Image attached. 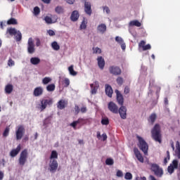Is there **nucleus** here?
<instances>
[{
  "label": "nucleus",
  "mask_w": 180,
  "mask_h": 180,
  "mask_svg": "<svg viewBox=\"0 0 180 180\" xmlns=\"http://www.w3.org/2000/svg\"><path fill=\"white\" fill-rule=\"evenodd\" d=\"M152 139L161 144L162 143V134H161V127L160 124H155L153 129L151 130Z\"/></svg>",
  "instance_id": "nucleus-1"
},
{
  "label": "nucleus",
  "mask_w": 180,
  "mask_h": 180,
  "mask_svg": "<svg viewBox=\"0 0 180 180\" xmlns=\"http://www.w3.org/2000/svg\"><path fill=\"white\" fill-rule=\"evenodd\" d=\"M137 139L139 141V148L143 151L145 155H147L148 154V144L141 136H137Z\"/></svg>",
  "instance_id": "nucleus-2"
},
{
  "label": "nucleus",
  "mask_w": 180,
  "mask_h": 180,
  "mask_svg": "<svg viewBox=\"0 0 180 180\" xmlns=\"http://www.w3.org/2000/svg\"><path fill=\"white\" fill-rule=\"evenodd\" d=\"M148 164L150 166L151 171L154 172L156 176H158V178H161V176L164 175V171L158 165L150 162H148Z\"/></svg>",
  "instance_id": "nucleus-3"
},
{
  "label": "nucleus",
  "mask_w": 180,
  "mask_h": 180,
  "mask_svg": "<svg viewBox=\"0 0 180 180\" xmlns=\"http://www.w3.org/2000/svg\"><path fill=\"white\" fill-rule=\"evenodd\" d=\"M27 157H29L27 149H24L20 154V158L18 159L19 165L23 167L27 162Z\"/></svg>",
  "instance_id": "nucleus-4"
},
{
  "label": "nucleus",
  "mask_w": 180,
  "mask_h": 180,
  "mask_svg": "<svg viewBox=\"0 0 180 180\" xmlns=\"http://www.w3.org/2000/svg\"><path fill=\"white\" fill-rule=\"evenodd\" d=\"M53 98H44L41 100V110H44L47 106H51V105H53Z\"/></svg>",
  "instance_id": "nucleus-5"
},
{
  "label": "nucleus",
  "mask_w": 180,
  "mask_h": 180,
  "mask_svg": "<svg viewBox=\"0 0 180 180\" xmlns=\"http://www.w3.org/2000/svg\"><path fill=\"white\" fill-rule=\"evenodd\" d=\"M25 127L19 125L15 131L16 140H22V137L25 135Z\"/></svg>",
  "instance_id": "nucleus-6"
},
{
  "label": "nucleus",
  "mask_w": 180,
  "mask_h": 180,
  "mask_svg": "<svg viewBox=\"0 0 180 180\" xmlns=\"http://www.w3.org/2000/svg\"><path fill=\"white\" fill-rule=\"evenodd\" d=\"M27 51L29 54H33L34 51H36V49H34V42L33 41L32 38H29L27 42Z\"/></svg>",
  "instance_id": "nucleus-7"
},
{
  "label": "nucleus",
  "mask_w": 180,
  "mask_h": 180,
  "mask_svg": "<svg viewBox=\"0 0 180 180\" xmlns=\"http://www.w3.org/2000/svg\"><path fill=\"white\" fill-rule=\"evenodd\" d=\"M108 108L109 111L112 112V113H119V107H117V105H116V103H113L112 101H110L108 103Z\"/></svg>",
  "instance_id": "nucleus-8"
},
{
  "label": "nucleus",
  "mask_w": 180,
  "mask_h": 180,
  "mask_svg": "<svg viewBox=\"0 0 180 180\" xmlns=\"http://www.w3.org/2000/svg\"><path fill=\"white\" fill-rule=\"evenodd\" d=\"M109 71L110 74H112V75H120L122 74V69L117 66H110Z\"/></svg>",
  "instance_id": "nucleus-9"
},
{
  "label": "nucleus",
  "mask_w": 180,
  "mask_h": 180,
  "mask_svg": "<svg viewBox=\"0 0 180 180\" xmlns=\"http://www.w3.org/2000/svg\"><path fill=\"white\" fill-rule=\"evenodd\" d=\"M127 108L124 105H122L119 110H118V113L120 114V116L122 119H126L127 117Z\"/></svg>",
  "instance_id": "nucleus-10"
},
{
  "label": "nucleus",
  "mask_w": 180,
  "mask_h": 180,
  "mask_svg": "<svg viewBox=\"0 0 180 180\" xmlns=\"http://www.w3.org/2000/svg\"><path fill=\"white\" fill-rule=\"evenodd\" d=\"M175 168H178V160H174L172 161V164L167 167V171L169 174H173Z\"/></svg>",
  "instance_id": "nucleus-11"
},
{
  "label": "nucleus",
  "mask_w": 180,
  "mask_h": 180,
  "mask_svg": "<svg viewBox=\"0 0 180 180\" xmlns=\"http://www.w3.org/2000/svg\"><path fill=\"white\" fill-rule=\"evenodd\" d=\"M57 19L58 17L56 15H51V18L47 15L44 18V20L48 25H51V23H56V22H57Z\"/></svg>",
  "instance_id": "nucleus-12"
},
{
  "label": "nucleus",
  "mask_w": 180,
  "mask_h": 180,
  "mask_svg": "<svg viewBox=\"0 0 180 180\" xmlns=\"http://www.w3.org/2000/svg\"><path fill=\"white\" fill-rule=\"evenodd\" d=\"M84 12L86 15H89V16L92 15V8L89 1H85L84 3Z\"/></svg>",
  "instance_id": "nucleus-13"
},
{
  "label": "nucleus",
  "mask_w": 180,
  "mask_h": 180,
  "mask_svg": "<svg viewBox=\"0 0 180 180\" xmlns=\"http://www.w3.org/2000/svg\"><path fill=\"white\" fill-rule=\"evenodd\" d=\"M67 105H68V101L61 99L58 102L57 108L58 109H60V110H63V109H65V108H67Z\"/></svg>",
  "instance_id": "nucleus-14"
},
{
  "label": "nucleus",
  "mask_w": 180,
  "mask_h": 180,
  "mask_svg": "<svg viewBox=\"0 0 180 180\" xmlns=\"http://www.w3.org/2000/svg\"><path fill=\"white\" fill-rule=\"evenodd\" d=\"M49 167L51 172H56V171H57V168H58V162H57V160H53L51 161Z\"/></svg>",
  "instance_id": "nucleus-15"
},
{
  "label": "nucleus",
  "mask_w": 180,
  "mask_h": 180,
  "mask_svg": "<svg viewBox=\"0 0 180 180\" xmlns=\"http://www.w3.org/2000/svg\"><path fill=\"white\" fill-rule=\"evenodd\" d=\"M115 92L117 94V103L120 104L121 106H123V103H124V98H123V95H122L119 90H116Z\"/></svg>",
  "instance_id": "nucleus-16"
},
{
  "label": "nucleus",
  "mask_w": 180,
  "mask_h": 180,
  "mask_svg": "<svg viewBox=\"0 0 180 180\" xmlns=\"http://www.w3.org/2000/svg\"><path fill=\"white\" fill-rule=\"evenodd\" d=\"M134 153L139 162H144V158H143V155H141V153H140V150H139V148H134Z\"/></svg>",
  "instance_id": "nucleus-17"
},
{
  "label": "nucleus",
  "mask_w": 180,
  "mask_h": 180,
  "mask_svg": "<svg viewBox=\"0 0 180 180\" xmlns=\"http://www.w3.org/2000/svg\"><path fill=\"white\" fill-rule=\"evenodd\" d=\"M43 92H44L43 87L37 86L34 89L33 95L34 96H41V95H43Z\"/></svg>",
  "instance_id": "nucleus-18"
},
{
  "label": "nucleus",
  "mask_w": 180,
  "mask_h": 180,
  "mask_svg": "<svg viewBox=\"0 0 180 180\" xmlns=\"http://www.w3.org/2000/svg\"><path fill=\"white\" fill-rule=\"evenodd\" d=\"M91 89V94L93 95H95L96 92H98V88H99V82L96 81L94 84H90Z\"/></svg>",
  "instance_id": "nucleus-19"
},
{
  "label": "nucleus",
  "mask_w": 180,
  "mask_h": 180,
  "mask_svg": "<svg viewBox=\"0 0 180 180\" xmlns=\"http://www.w3.org/2000/svg\"><path fill=\"white\" fill-rule=\"evenodd\" d=\"M21 148H22V147L20 146V144H19L15 149H13L10 152L11 157H12V158L16 157V155H18L19 154V153H20Z\"/></svg>",
  "instance_id": "nucleus-20"
},
{
  "label": "nucleus",
  "mask_w": 180,
  "mask_h": 180,
  "mask_svg": "<svg viewBox=\"0 0 180 180\" xmlns=\"http://www.w3.org/2000/svg\"><path fill=\"white\" fill-rule=\"evenodd\" d=\"M97 61H98V65L99 67V69L103 70V68H105V59H103V57L98 56L97 58Z\"/></svg>",
  "instance_id": "nucleus-21"
},
{
  "label": "nucleus",
  "mask_w": 180,
  "mask_h": 180,
  "mask_svg": "<svg viewBox=\"0 0 180 180\" xmlns=\"http://www.w3.org/2000/svg\"><path fill=\"white\" fill-rule=\"evenodd\" d=\"M79 18V13L78 12V11H72L70 16V19L72 22H77V20H78Z\"/></svg>",
  "instance_id": "nucleus-22"
},
{
  "label": "nucleus",
  "mask_w": 180,
  "mask_h": 180,
  "mask_svg": "<svg viewBox=\"0 0 180 180\" xmlns=\"http://www.w3.org/2000/svg\"><path fill=\"white\" fill-rule=\"evenodd\" d=\"M105 94L108 96L109 98H112V95H113V89L112 86L109 84H105Z\"/></svg>",
  "instance_id": "nucleus-23"
},
{
  "label": "nucleus",
  "mask_w": 180,
  "mask_h": 180,
  "mask_svg": "<svg viewBox=\"0 0 180 180\" xmlns=\"http://www.w3.org/2000/svg\"><path fill=\"white\" fill-rule=\"evenodd\" d=\"M97 31L101 34H103L106 32V25L102 23L97 27Z\"/></svg>",
  "instance_id": "nucleus-24"
},
{
  "label": "nucleus",
  "mask_w": 180,
  "mask_h": 180,
  "mask_svg": "<svg viewBox=\"0 0 180 180\" xmlns=\"http://www.w3.org/2000/svg\"><path fill=\"white\" fill-rule=\"evenodd\" d=\"M13 91V85L12 84H7L5 87V92L6 94H12V91Z\"/></svg>",
  "instance_id": "nucleus-25"
},
{
  "label": "nucleus",
  "mask_w": 180,
  "mask_h": 180,
  "mask_svg": "<svg viewBox=\"0 0 180 180\" xmlns=\"http://www.w3.org/2000/svg\"><path fill=\"white\" fill-rule=\"evenodd\" d=\"M30 63L33 65H37L38 64H40V58H39L37 57L31 58Z\"/></svg>",
  "instance_id": "nucleus-26"
},
{
  "label": "nucleus",
  "mask_w": 180,
  "mask_h": 180,
  "mask_svg": "<svg viewBox=\"0 0 180 180\" xmlns=\"http://www.w3.org/2000/svg\"><path fill=\"white\" fill-rule=\"evenodd\" d=\"M129 26H136V27H140L141 26V22H139L137 20H131L129 22Z\"/></svg>",
  "instance_id": "nucleus-27"
},
{
  "label": "nucleus",
  "mask_w": 180,
  "mask_h": 180,
  "mask_svg": "<svg viewBox=\"0 0 180 180\" xmlns=\"http://www.w3.org/2000/svg\"><path fill=\"white\" fill-rule=\"evenodd\" d=\"M46 91H48V92H53L56 91V84H49L46 86Z\"/></svg>",
  "instance_id": "nucleus-28"
},
{
  "label": "nucleus",
  "mask_w": 180,
  "mask_h": 180,
  "mask_svg": "<svg viewBox=\"0 0 180 180\" xmlns=\"http://www.w3.org/2000/svg\"><path fill=\"white\" fill-rule=\"evenodd\" d=\"M55 12H56L58 15L64 13V8L61 6H58L55 8Z\"/></svg>",
  "instance_id": "nucleus-29"
},
{
  "label": "nucleus",
  "mask_w": 180,
  "mask_h": 180,
  "mask_svg": "<svg viewBox=\"0 0 180 180\" xmlns=\"http://www.w3.org/2000/svg\"><path fill=\"white\" fill-rule=\"evenodd\" d=\"M16 29L15 28H8L7 33H8L11 36H16Z\"/></svg>",
  "instance_id": "nucleus-30"
},
{
  "label": "nucleus",
  "mask_w": 180,
  "mask_h": 180,
  "mask_svg": "<svg viewBox=\"0 0 180 180\" xmlns=\"http://www.w3.org/2000/svg\"><path fill=\"white\" fill-rule=\"evenodd\" d=\"M51 47L56 51H58V50H60V45H58V43H57V41L52 42Z\"/></svg>",
  "instance_id": "nucleus-31"
},
{
  "label": "nucleus",
  "mask_w": 180,
  "mask_h": 180,
  "mask_svg": "<svg viewBox=\"0 0 180 180\" xmlns=\"http://www.w3.org/2000/svg\"><path fill=\"white\" fill-rule=\"evenodd\" d=\"M68 71L70 74V75H73L74 77L75 75H77V72H75V70H74V65H70L69 68H68Z\"/></svg>",
  "instance_id": "nucleus-32"
},
{
  "label": "nucleus",
  "mask_w": 180,
  "mask_h": 180,
  "mask_svg": "<svg viewBox=\"0 0 180 180\" xmlns=\"http://www.w3.org/2000/svg\"><path fill=\"white\" fill-rule=\"evenodd\" d=\"M53 158H58V153H57V151L56 150H52L51 153V157L50 159L53 160Z\"/></svg>",
  "instance_id": "nucleus-33"
},
{
  "label": "nucleus",
  "mask_w": 180,
  "mask_h": 180,
  "mask_svg": "<svg viewBox=\"0 0 180 180\" xmlns=\"http://www.w3.org/2000/svg\"><path fill=\"white\" fill-rule=\"evenodd\" d=\"M7 25H18V21L16 19L12 18L7 21Z\"/></svg>",
  "instance_id": "nucleus-34"
},
{
  "label": "nucleus",
  "mask_w": 180,
  "mask_h": 180,
  "mask_svg": "<svg viewBox=\"0 0 180 180\" xmlns=\"http://www.w3.org/2000/svg\"><path fill=\"white\" fill-rule=\"evenodd\" d=\"M51 79L49 77H46L42 79V84L44 85H47V84H50Z\"/></svg>",
  "instance_id": "nucleus-35"
},
{
  "label": "nucleus",
  "mask_w": 180,
  "mask_h": 180,
  "mask_svg": "<svg viewBox=\"0 0 180 180\" xmlns=\"http://www.w3.org/2000/svg\"><path fill=\"white\" fill-rule=\"evenodd\" d=\"M15 40L16 41H20V40H22V33L20 31H17L15 34Z\"/></svg>",
  "instance_id": "nucleus-36"
},
{
  "label": "nucleus",
  "mask_w": 180,
  "mask_h": 180,
  "mask_svg": "<svg viewBox=\"0 0 180 180\" xmlns=\"http://www.w3.org/2000/svg\"><path fill=\"white\" fill-rule=\"evenodd\" d=\"M101 124L103 126H108L109 124V118L108 117H104L101 120Z\"/></svg>",
  "instance_id": "nucleus-37"
},
{
  "label": "nucleus",
  "mask_w": 180,
  "mask_h": 180,
  "mask_svg": "<svg viewBox=\"0 0 180 180\" xmlns=\"http://www.w3.org/2000/svg\"><path fill=\"white\" fill-rule=\"evenodd\" d=\"M176 155L178 158H180V146H179V143H177L176 144Z\"/></svg>",
  "instance_id": "nucleus-38"
},
{
  "label": "nucleus",
  "mask_w": 180,
  "mask_h": 180,
  "mask_svg": "<svg viewBox=\"0 0 180 180\" xmlns=\"http://www.w3.org/2000/svg\"><path fill=\"white\" fill-rule=\"evenodd\" d=\"M124 179L127 180L133 179V174H131L130 172H127L124 175Z\"/></svg>",
  "instance_id": "nucleus-39"
},
{
  "label": "nucleus",
  "mask_w": 180,
  "mask_h": 180,
  "mask_svg": "<svg viewBox=\"0 0 180 180\" xmlns=\"http://www.w3.org/2000/svg\"><path fill=\"white\" fill-rule=\"evenodd\" d=\"M11 129L9 128V127H7L4 133H3V136L4 137H8V136H9V131H10Z\"/></svg>",
  "instance_id": "nucleus-40"
},
{
  "label": "nucleus",
  "mask_w": 180,
  "mask_h": 180,
  "mask_svg": "<svg viewBox=\"0 0 180 180\" xmlns=\"http://www.w3.org/2000/svg\"><path fill=\"white\" fill-rule=\"evenodd\" d=\"M149 119L151 122V123H154V122H155V119H157V115L155 114H151V115L149 117Z\"/></svg>",
  "instance_id": "nucleus-41"
},
{
  "label": "nucleus",
  "mask_w": 180,
  "mask_h": 180,
  "mask_svg": "<svg viewBox=\"0 0 180 180\" xmlns=\"http://www.w3.org/2000/svg\"><path fill=\"white\" fill-rule=\"evenodd\" d=\"M94 54H101L102 53V50L99 49L98 47L93 48Z\"/></svg>",
  "instance_id": "nucleus-42"
},
{
  "label": "nucleus",
  "mask_w": 180,
  "mask_h": 180,
  "mask_svg": "<svg viewBox=\"0 0 180 180\" xmlns=\"http://www.w3.org/2000/svg\"><path fill=\"white\" fill-rule=\"evenodd\" d=\"M105 164H106V165H113V164H114L113 159H112V158L106 159Z\"/></svg>",
  "instance_id": "nucleus-43"
},
{
  "label": "nucleus",
  "mask_w": 180,
  "mask_h": 180,
  "mask_svg": "<svg viewBox=\"0 0 180 180\" xmlns=\"http://www.w3.org/2000/svg\"><path fill=\"white\" fill-rule=\"evenodd\" d=\"M64 86L65 88H67L70 86V79L68 78H65L63 81Z\"/></svg>",
  "instance_id": "nucleus-44"
},
{
  "label": "nucleus",
  "mask_w": 180,
  "mask_h": 180,
  "mask_svg": "<svg viewBox=\"0 0 180 180\" xmlns=\"http://www.w3.org/2000/svg\"><path fill=\"white\" fill-rule=\"evenodd\" d=\"M40 13V8H39L38 6H36L34 8V15H35V16H37V15H39Z\"/></svg>",
  "instance_id": "nucleus-45"
},
{
  "label": "nucleus",
  "mask_w": 180,
  "mask_h": 180,
  "mask_svg": "<svg viewBox=\"0 0 180 180\" xmlns=\"http://www.w3.org/2000/svg\"><path fill=\"white\" fill-rule=\"evenodd\" d=\"M115 41H117V43H118V44H122V43H123L124 41L123 40V38H122L120 37H116Z\"/></svg>",
  "instance_id": "nucleus-46"
},
{
  "label": "nucleus",
  "mask_w": 180,
  "mask_h": 180,
  "mask_svg": "<svg viewBox=\"0 0 180 180\" xmlns=\"http://www.w3.org/2000/svg\"><path fill=\"white\" fill-rule=\"evenodd\" d=\"M80 29H82V30L86 29V22H85V20H84L82 22V24L80 25Z\"/></svg>",
  "instance_id": "nucleus-47"
},
{
  "label": "nucleus",
  "mask_w": 180,
  "mask_h": 180,
  "mask_svg": "<svg viewBox=\"0 0 180 180\" xmlns=\"http://www.w3.org/2000/svg\"><path fill=\"white\" fill-rule=\"evenodd\" d=\"M143 51H146L147 50H151V45L148 44L143 46L142 49Z\"/></svg>",
  "instance_id": "nucleus-48"
},
{
  "label": "nucleus",
  "mask_w": 180,
  "mask_h": 180,
  "mask_svg": "<svg viewBox=\"0 0 180 180\" xmlns=\"http://www.w3.org/2000/svg\"><path fill=\"white\" fill-rule=\"evenodd\" d=\"M8 67H13L15 65V61L12 58H10L8 61Z\"/></svg>",
  "instance_id": "nucleus-49"
},
{
  "label": "nucleus",
  "mask_w": 180,
  "mask_h": 180,
  "mask_svg": "<svg viewBox=\"0 0 180 180\" xmlns=\"http://www.w3.org/2000/svg\"><path fill=\"white\" fill-rule=\"evenodd\" d=\"M117 83L118 85H123V79L121 77L117 78Z\"/></svg>",
  "instance_id": "nucleus-50"
},
{
  "label": "nucleus",
  "mask_w": 180,
  "mask_h": 180,
  "mask_svg": "<svg viewBox=\"0 0 180 180\" xmlns=\"http://www.w3.org/2000/svg\"><path fill=\"white\" fill-rule=\"evenodd\" d=\"M129 93H130V88L129 87V86H126L124 89V94H125V95H127V94H129Z\"/></svg>",
  "instance_id": "nucleus-51"
},
{
  "label": "nucleus",
  "mask_w": 180,
  "mask_h": 180,
  "mask_svg": "<svg viewBox=\"0 0 180 180\" xmlns=\"http://www.w3.org/2000/svg\"><path fill=\"white\" fill-rule=\"evenodd\" d=\"M146 46V42L144 41H141V42L139 44V48L143 49Z\"/></svg>",
  "instance_id": "nucleus-52"
},
{
  "label": "nucleus",
  "mask_w": 180,
  "mask_h": 180,
  "mask_svg": "<svg viewBox=\"0 0 180 180\" xmlns=\"http://www.w3.org/2000/svg\"><path fill=\"white\" fill-rule=\"evenodd\" d=\"M116 175L119 178H122V176H123V172H122V170H117Z\"/></svg>",
  "instance_id": "nucleus-53"
},
{
  "label": "nucleus",
  "mask_w": 180,
  "mask_h": 180,
  "mask_svg": "<svg viewBox=\"0 0 180 180\" xmlns=\"http://www.w3.org/2000/svg\"><path fill=\"white\" fill-rule=\"evenodd\" d=\"M48 34H49V36H56V32H54L53 30H49L48 31Z\"/></svg>",
  "instance_id": "nucleus-54"
},
{
  "label": "nucleus",
  "mask_w": 180,
  "mask_h": 180,
  "mask_svg": "<svg viewBox=\"0 0 180 180\" xmlns=\"http://www.w3.org/2000/svg\"><path fill=\"white\" fill-rule=\"evenodd\" d=\"M77 122H75V121H74L73 122H72L71 124H70V126L72 127H73V129H77Z\"/></svg>",
  "instance_id": "nucleus-55"
},
{
  "label": "nucleus",
  "mask_w": 180,
  "mask_h": 180,
  "mask_svg": "<svg viewBox=\"0 0 180 180\" xmlns=\"http://www.w3.org/2000/svg\"><path fill=\"white\" fill-rule=\"evenodd\" d=\"M75 110L76 115H78V113H79V107L78 105H75Z\"/></svg>",
  "instance_id": "nucleus-56"
},
{
  "label": "nucleus",
  "mask_w": 180,
  "mask_h": 180,
  "mask_svg": "<svg viewBox=\"0 0 180 180\" xmlns=\"http://www.w3.org/2000/svg\"><path fill=\"white\" fill-rule=\"evenodd\" d=\"M103 11L106 12V13H110V10L109 9V7L105 6L103 7Z\"/></svg>",
  "instance_id": "nucleus-57"
},
{
  "label": "nucleus",
  "mask_w": 180,
  "mask_h": 180,
  "mask_svg": "<svg viewBox=\"0 0 180 180\" xmlns=\"http://www.w3.org/2000/svg\"><path fill=\"white\" fill-rule=\"evenodd\" d=\"M121 46V49H122V50H126V44L124 42L120 44Z\"/></svg>",
  "instance_id": "nucleus-58"
},
{
  "label": "nucleus",
  "mask_w": 180,
  "mask_h": 180,
  "mask_svg": "<svg viewBox=\"0 0 180 180\" xmlns=\"http://www.w3.org/2000/svg\"><path fill=\"white\" fill-rule=\"evenodd\" d=\"M80 112L82 113H86V107H82L81 109H80Z\"/></svg>",
  "instance_id": "nucleus-59"
},
{
  "label": "nucleus",
  "mask_w": 180,
  "mask_h": 180,
  "mask_svg": "<svg viewBox=\"0 0 180 180\" xmlns=\"http://www.w3.org/2000/svg\"><path fill=\"white\" fill-rule=\"evenodd\" d=\"M102 137L103 141H106V140H108V135H106V134H103Z\"/></svg>",
  "instance_id": "nucleus-60"
},
{
  "label": "nucleus",
  "mask_w": 180,
  "mask_h": 180,
  "mask_svg": "<svg viewBox=\"0 0 180 180\" xmlns=\"http://www.w3.org/2000/svg\"><path fill=\"white\" fill-rule=\"evenodd\" d=\"M76 122V124H79V123H82V122H84V119L82 118H79Z\"/></svg>",
  "instance_id": "nucleus-61"
},
{
  "label": "nucleus",
  "mask_w": 180,
  "mask_h": 180,
  "mask_svg": "<svg viewBox=\"0 0 180 180\" xmlns=\"http://www.w3.org/2000/svg\"><path fill=\"white\" fill-rule=\"evenodd\" d=\"M41 44V41H40V39H36V46L37 47H39Z\"/></svg>",
  "instance_id": "nucleus-62"
},
{
  "label": "nucleus",
  "mask_w": 180,
  "mask_h": 180,
  "mask_svg": "<svg viewBox=\"0 0 180 180\" xmlns=\"http://www.w3.org/2000/svg\"><path fill=\"white\" fill-rule=\"evenodd\" d=\"M136 180H147V178H146V176L136 177Z\"/></svg>",
  "instance_id": "nucleus-63"
},
{
  "label": "nucleus",
  "mask_w": 180,
  "mask_h": 180,
  "mask_svg": "<svg viewBox=\"0 0 180 180\" xmlns=\"http://www.w3.org/2000/svg\"><path fill=\"white\" fill-rule=\"evenodd\" d=\"M4 172L0 171V180L4 179Z\"/></svg>",
  "instance_id": "nucleus-64"
}]
</instances>
